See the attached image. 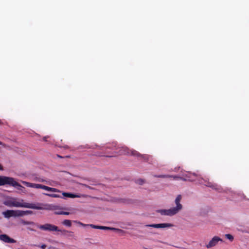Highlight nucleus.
<instances>
[{"instance_id":"1","label":"nucleus","mask_w":249,"mask_h":249,"mask_svg":"<svg viewBox=\"0 0 249 249\" xmlns=\"http://www.w3.org/2000/svg\"><path fill=\"white\" fill-rule=\"evenodd\" d=\"M3 204L9 207L25 208L36 210H43L42 207L36 206L34 203H28L22 199L10 197L3 202Z\"/></svg>"},{"instance_id":"2","label":"nucleus","mask_w":249,"mask_h":249,"mask_svg":"<svg viewBox=\"0 0 249 249\" xmlns=\"http://www.w3.org/2000/svg\"><path fill=\"white\" fill-rule=\"evenodd\" d=\"M182 196L178 195L174 200L175 206L169 209H161L157 211V213L162 216H173L179 213L183 209V205L181 204Z\"/></svg>"},{"instance_id":"3","label":"nucleus","mask_w":249,"mask_h":249,"mask_svg":"<svg viewBox=\"0 0 249 249\" xmlns=\"http://www.w3.org/2000/svg\"><path fill=\"white\" fill-rule=\"evenodd\" d=\"M2 214L5 218H9L11 217H21L27 214H32L33 212L29 210H7L3 212Z\"/></svg>"},{"instance_id":"4","label":"nucleus","mask_w":249,"mask_h":249,"mask_svg":"<svg viewBox=\"0 0 249 249\" xmlns=\"http://www.w3.org/2000/svg\"><path fill=\"white\" fill-rule=\"evenodd\" d=\"M21 183L26 186L27 187L35 188V189H41L48 192H61V191L55 188L48 187L44 185L37 183H31L25 181H21Z\"/></svg>"},{"instance_id":"5","label":"nucleus","mask_w":249,"mask_h":249,"mask_svg":"<svg viewBox=\"0 0 249 249\" xmlns=\"http://www.w3.org/2000/svg\"><path fill=\"white\" fill-rule=\"evenodd\" d=\"M219 242H223V240L217 236H214L205 245V247L207 249H211L216 246Z\"/></svg>"},{"instance_id":"6","label":"nucleus","mask_w":249,"mask_h":249,"mask_svg":"<svg viewBox=\"0 0 249 249\" xmlns=\"http://www.w3.org/2000/svg\"><path fill=\"white\" fill-rule=\"evenodd\" d=\"M38 228L40 230L50 231H60V229H58L57 226L51 224H45L44 225H40Z\"/></svg>"},{"instance_id":"7","label":"nucleus","mask_w":249,"mask_h":249,"mask_svg":"<svg viewBox=\"0 0 249 249\" xmlns=\"http://www.w3.org/2000/svg\"><path fill=\"white\" fill-rule=\"evenodd\" d=\"M145 226L147 227H152L157 229H166L173 227L174 226V225L171 223H164L160 224L146 225Z\"/></svg>"},{"instance_id":"8","label":"nucleus","mask_w":249,"mask_h":249,"mask_svg":"<svg viewBox=\"0 0 249 249\" xmlns=\"http://www.w3.org/2000/svg\"><path fill=\"white\" fill-rule=\"evenodd\" d=\"M14 178L6 176H0V186L9 185L12 186Z\"/></svg>"},{"instance_id":"9","label":"nucleus","mask_w":249,"mask_h":249,"mask_svg":"<svg viewBox=\"0 0 249 249\" xmlns=\"http://www.w3.org/2000/svg\"><path fill=\"white\" fill-rule=\"evenodd\" d=\"M0 240L7 243H15L16 241L5 234L0 235Z\"/></svg>"},{"instance_id":"10","label":"nucleus","mask_w":249,"mask_h":249,"mask_svg":"<svg viewBox=\"0 0 249 249\" xmlns=\"http://www.w3.org/2000/svg\"><path fill=\"white\" fill-rule=\"evenodd\" d=\"M12 186L16 188L17 190L20 191L22 193L25 194L26 191L22 186L19 184L15 179L13 182Z\"/></svg>"},{"instance_id":"11","label":"nucleus","mask_w":249,"mask_h":249,"mask_svg":"<svg viewBox=\"0 0 249 249\" xmlns=\"http://www.w3.org/2000/svg\"><path fill=\"white\" fill-rule=\"evenodd\" d=\"M62 195L64 196L70 197V198H75V197H80L83 195H75L71 193H62Z\"/></svg>"},{"instance_id":"12","label":"nucleus","mask_w":249,"mask_h":249,"mask_svg":"<svg viewBox=\"0 0 249 249\" xmlns=\"http://www.w3.org/2000/svg\"><path fill=\"white\" fill-rule=\"evenodd\" d=\"M60 232H62V233L65 234V233H68V236L70 237H73V232L71 231H69L66 230H60Z\"/></svg>"},{"instance_id":"13","label":"nucleus","mask_w":249,"mask_h":249,"mask_svg":"<svg viewBox=\"0 0 249 249\" xmlns=\"http://www.w3.org/2000/svg\"><path fill=\"white\" fill-rule=\"evenodd\" d=\"M62 224L68 227L71 226V221L70 220L66 219L63 221Z\"/></svg>"},{"instance_id":"14","label":"nucleus","mask_w":249,"mask_h":249,"mask_svg":"<svg viewBox=\"0 0 249 249\" xmlns=\"http://www.w3.org/2000/svg\"><path fill=\"white\" fill-rule=\"evenodd\" d=\"M44 195L48 196L51 197H54V198H60L61 197L60 196L55 194H44Z\"/></svg>"},{"instance_id":"15","label":"nucleus","mask_w":249,"mask_h":249,"mask_svg":"<svg viewBox=\"0 0 249 249\" xmlns=\"http://www.w3.org/2000/svg\"><path fill=\"white\" fill-rule=\"evenodd\" d=\"M56 214H64V215H69L70 213L67 212H64L62 211H56L54 212Z\"/></svg>"},{"instance_id":"16","label":"nucleus","mask_w":249,"mask_h":249,"mask_svg":"<svg viewBox=\"0 0 249 249\" xmlns=\"http://www.w3.org/2000/svg\"><path fill=\"white\" fill-rule=\"evenodd\" d=\"M225 237L229 239L230 241H232L234 239L233 236L230 234H226L225 235Z\"/></svg>"},{"instance_id":"17","label":"nucleus","mask_w":249,"mask_h":249,"mask_svg":"<svg viewBox=\"0 0 249 249\" xmlns=\"http://www.w3.org/2000/svg\"><path fill=\"white\" fill-rule=\"evenodd\" d=\"M110 230H112V231H118V232H124V231L121 229H116V228H110L109 227V229Z\"/></svg>"},{"instance_id":"18","label":"nucleus","mask_w":249,"mask_h":249,"mask_svg":"<svg viewBox=\"0 0 249 249\" xmlns=\"http://www.w3.org/2000/svg\"><path fill=\"white\" fill-rule=\"evenodd\" d=\"M21 223L23 224V225H30V224H32L33 223L31 222H29V221H25V220H22L21 221Z\"/></svg>"},{"instance_id":"19","label":"nucleus","mask_w":249,"mask_h":249,"mask_svg":"<svg viewBox=\"0 0 249 249\" xmlns=\"http://www.w3.org/2000/svg\"><path fill=\"white\" fill-rule=\"evenodd\" d=\"M89 226L92 227V228H93L97 229H100V226H95V225H92V224H89Z\"/></svg>"},{"instance_id":"20","label":"nucleus","mask_w":249,"mask_h":249,"mask_svg":"<svg viewBox=\"0 0 249 249\" xmlns=\"http://www.w3.org/2000/svg\"><path fill=\"white\" fill-rule=\"evenodd\" d=\"M100 229H101V230H109V227H105V226H100Z\"/></svg>"},{"instance_id":"21","label":"nucleus","mask_w":249,"mask_h":249,"mask_svg":"<svg viewBox=\"0 0 249 249\" xmlns=\"http://www.w3.org/2000/svg\"><path fill=\"white\" fill-rule=\"evenodd\" d=\"M38 247L42 249H46V245L45 244H42L40 246H38Z\"/></svg>"},{"instance_id":"22","label":"nucleus","mask_w":249,"mask_h":249,"mask_svg":"<svg viewBox=\"0 0 249 249\" xmlns=\"http://www.w3.org/2000/svg\"><path fill=\"white\" fill-rule=\"evenodd\" d=\"M74 222L77 223V224H78L79 225L81 226L83 224L82 222L78 221H74Z\"/></svg>"},{"instance_id":"23","label":"nucleus","mask_w":249,"mask_h":249,"mask_svg":"<svg viewBox=\"0 0 249 249\" xmlns=\"http://www.w3.org/2000/svg\"><path fill=\"white\" fill-rule=\"evenodd\" d=\"M171 176H166V175H161V176H159V177L160 178H168V177H171Z\"/></svg>"},{"instance_id":"24","label":"nucleus","mask_w":249,"mask_h":249,"mask_svg":"<svg viewBox=\"0 0 249 249\" xmlns=\"http://www.w3.org/2000/svg\"><path fill=\"white\" fill-rule=\"evenodd\" d=\"M132 154L133 155H138V154L137 153V152H135V151H132Z\"/></svg>"},{"instance_id":"25","label":"nucleus","mask_w":249,"mask_h":249,"mask_svg":"<svg viewBox=\"0 0 249 249\" xmlns=\"http://www.w3.org/2000/svg\"><path fill=\"white\" fill-rule=\"evenodd\" d=\"M82 226L83 227H88L89 226V224H82Z\"/></svg>"},{"instance_id":"26","label":"nucleus","mask_w":249,"mask_h":249,"mask_svg":"<svg viewBox=\"0 0 249 249\" xmlns=\"http://www.w3.org/2000/svg\"><path fill=\"white\" fill-rule=\"evenodd\" d=\"M49 242H50V243H56V241H52V240H49Z\"/></svg>"},{"instance_id":"27","label":"nucleus","mask_w":249,"mask_h":249,"mask_svg":"<svg viewBox=\"0 0 249 249\" xmlns=\"http://www.w3.org/2000/svg\"><path fill=\"white\" fill-rule=\"evenodd\" d=\"M40 181H41V182H46V183H47V184H50V185H51V183H48V182H46V181H44V180H40Z\"/></svg>"},{"instance_id":"28","label":"nucleus","mask_w":249,"mask_h":249,"mask_svg":"<svg viewBox=\"0 0 249 249\" xmlns=\"http://www.w3.org/2000/svg\"><path fill=\"white\" fill-rule=\"evenodd\" d=\"M3 170L2 167V166L0 164V170Z\"/></svg>"},{"instance_id":"29","label":"nucleus","mask_w":249,"mask_h":249,"mask_svg":"<svg viewBox=\"0 0 249 249\" xmlns=\"http://www.w3.org/2000/svg\"><path fill=\"white\" fill-rule=\"evenodd\" d=\"M55 249L54 247H50L48 249Z\"/></svg>"},{"instance_id":"30","label":"nucleus","mask_w":249,"mask_h":249,"mask_svg":"<svg viewBox=\"0 0 249 249\" xmlns=\"http://www.w3.org/2000/svg\"><path fill=\"white\" fill-rule=\"evenodd\" d=\"M171 177H173L174 178H178V177L177 176H174V177H172L171 176Z\"/></svg>"},{"instance_id":"31","label":"nucleus","mask_w":249,"mask_h":249,"mask_svg":"<svg viewBox=\"0 0 249 249\" xmlns=\"http://www.w3.org/2000/svg\"><path fill=\"white\" fill-rule=\"evenodd\" d=\"M0 145H2V143L1 142H0Z\"/></svg>"},{"instance_id":"32","label":"nucleus","mask_w":249,"mask_h":249,"mask_svg":"<svg viewBox=\"0 0 249 249\" xmlns=\"http://www.w3.org/2000/svg\"><path fill=\"white\" fill-rule=\"evenodd\" d=\"M1 231L0 230V233H1Z\"/></svg>"}]
</instances>
